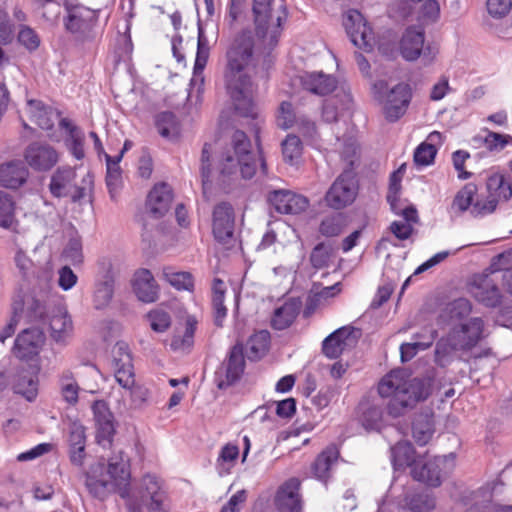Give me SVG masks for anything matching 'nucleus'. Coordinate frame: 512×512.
<instances>
[{
  "label": "nucleus",
  "instance_id": "1",
  "mask_svg": "<svg viewBox=\"0 0 512 512\" xmlns=\"http://www.w3.org/2000/svg\"><path fill=\"white\" fill-rule=\"evenodd\" d=\"M201 180L203 194L206 196L213 185L225 192L240 178L252 179L258 168L265 175L266 162L258 146L253 149L250 138L242 130H235L230 140L212 159V145L205 143L201 152Z\"/></svg>",
  "mask_w": 512,
  "mask_h": 512
},
{
  "label": "nucleus",
  "instance_id": "2",
  "mask_svg": "<svg viewBox=\"0 0 512 512\" xmlns=\"http://www.w3.org/2000/svg\"><path fill=\"white\" fill-rule=\"evenodd\" d=\"M254 38L244 30L234 39L226 53L225 85L235 111L242 117L256 119L258 112L253 101L254 87L246 69L253 58Z\"/></svg>",
  "mask_w": 512,
  "mask_h": 512
},
{
  "label": "nucleus",
  "instance_id": "3",
  "mask_svg": "<svg viewBox=\"0 0 512 512\" xmlns=\"http://www.w3.org/2000/svg\"><path fill=\"white\" fill-rule=\"evenodd\" d=\"M433 379L430 377L407 378L401 370L386 374L378 385V393L388 398L387 412L393 418L405 415L432 393Z\"/></svg>",
  "mask_w": 512,
  "mask_h": 512
},
{
  "label": "nucleus",
  "instance_id": "4",
  "mask_svg": "<svg viewBox=\"0 0 512 512\" xmlns=\"http://www.w3.org/2000/svg\"><path fill=\"white\" fill-rule=\"evenodd\" d=\"M487 195L477 196L478 188L474 183L465 184L455 195L452 208L463 213L469 210L474 218H482L492 214L501 201L512 197V186L504 175L494 173L486 181Z\"/></svg>",
  "mask_w": 512,
  "mask_h": 512
},
{
  "label": "nucleus",
  "instance_id": "5",
  "mask_svg": "<svg viewBox=\"0 0 512 512\" xmlns=\"http://www.w3.org/2000/svg\"><path fill=\"white\" fill-rule=\"evenodd\" d=\"M274 0H253V14L256 33L263 39L268 38V43L274 46L281 34L282 24L288 18L286 4L281 0L276 10L272 8Z\"/></svg>",
  "mask_w": 512,
  "mask_h": 512
},
{
  "label": "nucleus",
  "instance_id": "6",
  "mask_svg": "<svg viewBox=\"0 0 512 512\" xmlns=\"http://www.w3.org/2000/svg\"><path fill=\"white\" fill-rule=\"evenodd\" d=\"M113 367L116 381L131 397L135 406L143 404L148 396L147 389L135 385L132 356L124 342H117L113 348Z\"/></svg>",
  "mask_w": 512,
  "mask_h": 512
},
{
  "label": "nucleus",
  "instance_id": "7",
  "mask_svg": "<svg viewBox=\"0 0 512 512\" xmlns=\"http://www.w3.org/2000/svg\"><path fill=\"white\" fill-rule=\"evenodd\" d=\"M65 16L63 24L65 30L73 35L77 41H88L94 38L93 29L97 23V13L82 4L64 3Z\"/></svg>",
  "mask_w": 512,
  "mask_h": 512
},
{
  "label": "nucleus",
  "instance_id": "8",
  "mask_svg": "<svg viewBox=\"0 0 512 512\" xmlns=\"http://www.w3.org/2000/svg\"><path fill=\"white\" fill-rule=\"evenodd\" d=\"M358 190L356 172L351 168L345 169L326 192L325 201L333 209H342L355 201Z\"/></svg>",
  "mask_w": 512,
  "mask_h": 512
},
{
  "label": "nucleus",
  "instance_id": "9",
  "mask_svg": "<svg viewBox=\"0 0 512 512\" xmlns=\"http://www.w3.org/2000/svg\"><path fill=\"white\" fill-rule=\"evenodd\" d=\"M244 350V345L236 342L215 371L214 382L219 389H227L240 381L246 367Z\"/></svg>",
  "mask_w": 512,
  "mask_h": 512
},
{
  "label": "nucleus",
  "instance_id": "10",
  "mask_svg": "<svg viewBox=\"0 0 512 512\" xmlns=\"http://www.w3.org/2000/svg\"><path fill=\"white\" fill-rule=\"evenodd\" d=\"M343 25L351 42L365 52L375 46V36L364 16L357 10H349L344 17Z\"/></svg>",
  "mask_w": 512,
  "mask_h": 512
},
{
  "label": "nucleus",
  "instance_id": "11",
  "mask_svg": "<svg viewBox=\"0 0 512 512\" xmlns=\"http://www.w3.org/2000/svg\"><path fill=\"white\" fill-rule=\"evenodd\" d=\"M423 29L408 27L400 40V54L406 61H415L422 56L425 65L431 63L436 51L430 46L424 47Z\"/></svg>",
  "mask_w": 512,
  "mask_h": 512
},
{
  "label": "nucleus",
  "instance_id": "12",
  "mask_svg": "<svg viewBox=\"0 0 512 512\" xmlns=\"http://www.w3.org/2000/svg\"><path fill=\"white\" fill-rule=\"evenodd\" d=\"M412 89L408 83H398L391 88L383 100L385 119L394 123L403 117L412 100Z\"/></svg>",
  "mask_w": 512,
  "mask_h": 512
},
{
  "label": "nucleus",
  "instance_id": "13",
  "mask_svg": "<svg viewBox=\"0 0 512 512\" xmlns=\"http://www.w3.org/2000/svg\"><path fill=\"white\" fill-rule=\"evenodd\" d=\"M105 474L107 475V479L112 482L113 488L117 490L121 498L126 500L128 510L130 512H141L142 503L130 497V472L127 465L123 461H110Z\"/></svg>",
  "mask_w": 512,
  "mask_h": 512
},
{
  "label": "nucleus",
  "instance_id": "14",
  "mask_svg": "<svg viewBox=\"0 0 512 512\" xmlns=\"http://www.w3.org/2000/svg\"><path fill=\"white\" fill-rule=\"evenodd\" d=\"M24 158L31 168L48 171L58 162V153L45 142H33L25 149Z\"/></svg>",
  "mask_w": 512,
  "mask_h": 512
},
{
  "label": "nucleus",
  "instance_id": "15",
  "mask_svg": "<svg viewBox=\"0 0 512 512\" xmlns=\"http://www.w3.org/2000/svg\"><path fill=\"white\" fill-rule=\"evenodd\" d=\"M44 334L37 328L24 329L19 333L12 348L13 354L21 360H29L37 356L44 344Z\"/></svg>",
  "mask_w": 512,
  "mask_h": 512
},
{
  "label": "nucleus",
  "instance_id": "16",
  "mask_svg": "<svg viewBox=\"0 0 512 512\" xmlns=\"http://www.w3.org/2000/svg\"><path fill=\"white\" fill-rule=\"evenodd\" d=\"M452 338L462 351H468L475 347L483 337L484 321L480 317L471 318L469 321L454 326Z\"/></svg>",
  "mask_w": 512,
  "mask_h": 512
},
{
  "label": "nucleus",
  "instance_id": "17",
  "mask_svg": "<svg viewBox=\"0 0 512 512\" xmlns=\"http://www.w3.org/2000/svg\"><path fill=\"white\" fill-rule=\"evenodd\" d=\"M234 209L228 202H221L213 210V234L220 243H228L234 235Z\"/></svg>",
  "mask_w": 512,
  "mask_h": 512
},
{
  "label": "nucleus",
  "instance_id": "18",
  "mask_svg": "<svg viewBox=\"0 0 512 512\" xmlns=\"http://www.w3.org/2000/svg\"><path fill=\"white\" fill-rule=\"evenodd\" d=\"M268 200L281 214H299L309 206L306 197L289 190H274L268 194Z\"/></svg>",
  "mask_w": 512,
  "mask_h": 512
},
{
  "label": "nucleus",
  "instance_id": "19",
  "mask_svg": "<svg viewBox=\"0 0 512 512\" xmlns=\"http://www.w3.org/2000/svg\"><path fill=\"white\" fill-rule=\"evenodd\" d=\"M300 481L287 480L277 491L275 506L279 512H302V499L299 494Z\"/></svg>",
  "mask_w": 512,
  "mask_h": 512
},
{
  "label": "nucleus",
  "instance_id": "20",
  "mask_svg": "<svg viewBox=\"0 0 512 512\" xmlns=\"http://www.w3.org/2000/svg\"><path fill=\"white\" fill-rule=\"evenodd\" d=\"M132 287L137 298L144 303H153L158 299L159 286L148 269L135 272Z\"/></svg>",
  "mask_w": 512,
  "mask_h": 512
},
{
  "label": "nucleus",
  "instance_id": "21",
  "mask_svg": "<svg viewBox=\"0 0 512 512\" xmlns=\"http://www.w3.org/2000/svg\"><path fill=\"white\" fill-rule=\"evenodd\" d=\"M172 199L171 187L166 183H160L149 192L146 207L154 218H161L169 211Z\"/></svg>",
  "mask_w": 512,
  "mask_h": 512
},
{
  "label": "nucleus",
  "instance_id": "22",
  "mask_svg": "<svg viewBox=\"0 0 512 512\" xmlns=\"http://www.w3.org/2000/svg\"><path fill=\"white\" fill-rule=\"evenodd\" d=\"M438 333L432 327H425L421 332L412 336V342L402 343L400 354L402 362L410 361L419 351H424L432 346Z\"/></svg>",
  "mask_w": 512,
  "mask_h": 512
},
{
  "label": "nucleus",
  "instance_id": "23",
  "mask_svg": "<svg viewBox=\"0 0 512 512\" xmlns=\"http://www.w3.org/2000/svg\"><path fill=\"white\" fill-rule=\"evenodd\" d=\"M354 328L343 326L328 335L322 342V352L329 359H337L350 344Z\"/></svg>",
  "mask_w": 512,
  "mask_h": 512
},
{
  "label": "nucleus",
  "instance_id": "24",
  "mask_svg": "<svg viewBox=\"0 0 512 512\" xmlns=\"http://www.w3.org/2000/svg\"><path fill=\"white\" fill-rule=\"evenodd\" d=\"M28 176L29 171L25 163L20 160L0 165V185L5 188H19L27 181Z\"/></svg>",
  "mask_w": 512,
  "mask_h": 512
},
{
  "label": "nucleus",
  "instance_id": "25",
  "mask_svg": "<svg viewBox=\"0 0 512 512\" xmlns=\"http://www.w3.org/2000/svg\"><path fill=\"white\" fill-rule=\"evenodd\" d=\"M85 485L89 493L95 498L103 500L111 490H115L112 482L107 479L103 464L92 466L86 473Z\"/></svg>",
  "mask_w": 512,
  "mask_h": 512
},
{
  "label": "nucleus",
  "instance_id": "26",
  "mask_svg": "<svg viewBox=\"0 0 512 512\" xmlns=\"http://www.w3.org/2000/svg\"><path fill=\"white\" fill-rule=\"evenodd\" d=\"M301 83L305 90L316 95H327L337 86L336 79L323 72H306L301 76Z\"/></svg>",
  "mask_w": 512,
  "mask_h": 512
},
{
  "label": "nucleus",
  "instance_id": "27",
  "mask_svg": "<svg viewBox=\"0 0 512 512\" xmlns=\"http://www.w3.org/2000/svg\"><path fill=\"white\" fill-rule=\"evenodd\" d=\"M435 432L434 412L426 409L416 415L412 423V436L419 446H425Z\"/></svg>",
  "mask_w": 512,
  "mask_h": 512
},
{
  "label": "nucleus",
  "instance_id": "28",
  "mask_svg": "<svg viewBox=\"0 0 512 512\" xmlns=\"http://www.w3.org/2000/svg\"><path fill=\"white\" fill-rule=\"evenodd\" d=\"M50 336L57 343H66L73 334V322L66 310L58 308L49 319Z\"/></svg>",
  "mask_w": 512,
  "mask_h": 512
},
{
  "label": "nucleus",
  "instance_id": "29",
  "mask_svg": "<svg viewBox=\"0 0 512 512\" xmlns=\"http://www.w3.org/2000/svg\"><path fill=\"white\" fill-rule=\"evenodd\" d=\"M76 173L70 167H59L51 176L49 183V191L53 197H67L70 188L75 181Z\"/></svg>",
  "mask_w": 512,
  "mask_h": 512
},
{
  "label": "nucleus",
  "instance_id": "30",
  "mask_svg": "<svg viewBox=\"0 0 512 512\" xmlns=\"http://www.w3.org/2000/svg\"><path fill=\"white\" fill-rule=\"evenodd\" d=\"M339 457V450L335 445L326 447L314 460L311 469L314 476L326 482L330 478L332 465Z\"/></svg>",
  "mask_w": 512,
  "mask_h": 512
},
{
  "label": "nucleus",
  "instance_id": "31",
  "mask_svg": "<svg viewBox=\"0 0 512 512\" xmlns=\"http://www.w3.org/2000/svg\"><path fill=\"white\" fill-rule=\"evenodd\" d=\"M391 459L395 469L410 467L411 469L421 459L409 441H399L391 447Z\"/></svg>",
  "mask_w": 512,
  "mask_h": 512
},
{
  "label": "nucleus",
  "instance_id": "32",
  "mask_svg": "<svg viewBox=\"0 0 512 512\" xmlns=\"http://www.w3.org/2000/svg\"><path fill=\"white\" fill-rule=\"evenodd\" d=\"M300 311V303L295 300H288L274 310L271 318V326L275 330H284L290 327Z\"/></svg>",
  "mask_w": 512,
  "mask_h": 512
},
{
  "label": "nucleus",
  "instance_id": "33",
  "mask_svg": "<svg viewBox=\"0 0 512 512\" xmlns=\"http://www.w3.org/2000/svg\"><path fill=\"white\" fill-rule=\"evenodd\" d=\"M411 475L414 480L425 483L431 487L441 485V475L439 466L435 462L420 459L419 462L411 469Z\"/></svg>",
  "mask_w": 512,
  "mask_h": 512
},
{
  "label": "nucleus",
  "instance_id": "34",
  "mask_svg": "<svg viewBox=\"0 0 512 512\" xmlns=\"http://www.w3.org/2000/svg\"><path fill=\"white\" fill-rule=\"evenodd\" d=\"M143 485L150 502L147 504L149 512H166L164 508L165 492L161 489L159 480L154 475H145Z\"/></svg>",
  "mask_w": 512,
  "mask_h": 512
},
{
  "label": "nucleus",
  "instance_id": "35",
  "mask_svg": "<svg viewBox=\"0 0 512 512\" xmlns=\"http://www.w3.org/2000/svg\"><path fill=\"white\" fill-rule=\"evenodd\" d=\"M472 311V305L466 298L455 299L444 307L439 315V319L444 323H452L467 317Z\"/></svg>",
  "mask_w": 512,
  "mask_h": 512
},
{
  "label": "nucleus",
  "instance_id": "36",
  "mask_svg": "<svg viewBox=\"0 0 512 512\" xmlns=\"http://www.w3.org/2000/svg\"><path fill=\"white\" fill-rule=\"evenodd\" d=\"M114 294V277L110 272H107L103 278L95 285L93 304L95 309L101 310L106 308Z\"/></svg>",
  "mask_w": 512,
  "mask_h": 512
},
{
  "label": "nucleus",
  "instance_id": "37",
  "mask_svg": "<svg viewBox=\"0 0 512 512\" xmlns=\"http://www.w3.org/2000/svg\"><path fill=\"white\" fill-rule=\"evenodd\" d=\"M270 334L267 330H261L249 337L246 343V356L250 361L261 359L268 351Z\"/></svg>",
  "mask_w": 512,
  "mask_h": 512
},
{
  "label": "nucleus",
  "instance_id": "38",
  "mask_svg": "<svg viewBox=\"0 0 512 512\" xmlns=\"http://www.w3.org/2000/svg\"><path fill=\"white\" fill-rule=\"evenodd\" d=\"M30 119L43 130H50L54 126L53 111L39 100L27 102Z\"/></svg>",
  "mask_w": 512,
  "mask_h": 512
},
{
  "label": "nucleus",
  "instance_id": "39",
  "mask_svg": "<svg viewBox=\"0 0 512 512\" xmlns=\"http://www.w3.org/2000/svg\"><path fill=\"white\" fill-rule=\"evenodd\" d=\"M58 383L63 401L70 406H75L79 400L80 387L75 379L74 373L68 369L64 370L59 375Z\"/></svg>",
  "mask_w": 512,
  "mask_h": 512
},
{
  "label": "nucleus",
  "instance_id": "40",
  "mask_svg": "<svg viewBox=\"0 0 512 512\" xmlns=\"http://www.w3.org/2000/svg\"><path fill=\"white\" fill-rule=\"evenodd\" d=\"M359 420L368 431H380L384 427L383 410L372 404H361Z\"/></svg>",
  "mask_w": 512,
  "mask_h": 512
},
{
  "label": "nucleus",
  "instance_id": "41",
  "mask_svg": "<svg viewBox=\"0 0 512 512\" xmlns=\"http://www.w3.org/2000/svg\"><path fill=\"white\" fill-rule=\"evenodd\" d=\"M14 391L25 397L28 401L34 400L38 392L37 377L29 371L18 373L14 381Z\"/></svg>",
  "mask_w": 512,
  "mask_h": 512
},
{
  "label": "nucleus",
  "instance_id": "42",
  "mask_svg": "<svg viewBox=\"0 0 512 512\" xmlns=\"http://www.w3.org/2000/svg\"><path fill=\"white\" fill-rule=\"evenodd\" d=\"M283 159L290 165H296L303 153V144L299 136L288 134L281 143Z\"/></svg>",
  "mask_w": 512,
  "mask_h": 512
},
{
  "label": "nucleus",
  "instance_id": "43",
  "mask_svg": "<svg viewBox=\"0 0 512 512\" xmlns=\"http://www.w3.org/2000/svg\"><path fill=\"white\" fill-rule=\"evenodd\" d=\"M155 126L158 133L164 138L173 139L179 134V124L173 112L164 111L159 113L155 119Z\"/></svg>",
  "mask_w": 512,
  "mask_h": 512
},
{
  "label": "nucleus",
  "instance_id": "44",
  "mask_svg": "<svg viewBox=\"0 0 512 512\" xmlns=\"http://www.w3.org/2000/svg\"><path fill=\"white\" fill-rule=\"evenodd\" d=\"M15 224L14 198L9 192L0 190V227L12 229Z\"/></svg>",
  "mask_w": 512,
  "mask_h": 512
},
{
  "label": "nucleus",
  "instance_id": "45",
  "mask_svg": "<svg viewBox=\"0 0 512 512\" xmlns=\"http://www.w3.org/2000/svg\"><path fill=\"white\" fill-rule=\"evenodd\" d=\"M164 279L175 289L181 291H192L194 288V278L190 272L173 271L170 267L163 269Z\"/></svg>",
  "mask_w": 512,
  "mask_h": 512
},
{
  "label": "nucleus",
  "instance_id": "46",
  "mask_svg": "<svg viewBox=\"0 0 512 512\" xmlns=\"http://www.w3.org/2000/svg\"><path fill=\"white\" fill-rule=\"evenodd\" d=\"M406 503L412 512H431L436 507L435 497L428 491L407 496Z\"/></svg>",
  "mask_w": 512,
  "mask_h": 512
},
{
  "label": "nucleus",
  "instance_id": "47",
  "mask_svg": "<svg viewBox=\"0 0 512 512\" xmlns=\"http://www.w3.org/2000/svg\"><path fill=\"white\" fill-rule=\"evenodd\" d=\"M476 298L487 307H497L501 304L502 294L499 287L490 282L478 287Z\"/></svg>",
  "mask_w": 512,
  "mask_h": 512
},
{
  "label": "nucleus",
  "instance_id": "48",
  "mask_svg": "<svg viewBox=\"0 0 512 512\" xmlns=\"http://www.w3.org/2000/svg\"><path fill=\"white\" fill-rule=\"evenodd\" d=\"M297 131L308 144H316L320 138L317 125L308 115L301 113L295 124Z\"/></svg>",
  "mask_w": 512,
  "mask_h": 512
},
{
  "label": "nucleus",
  "instance_id": "49",
  "mask_svg": "<svg viewBox=\"0 0 512 512\" xmlns=\"http://www.w3.org/2000/svg\"><path fill=\"white\" fill-rule=\"evenodd\" d=\"M298 115L301 113L295 111L291 102L283 101L278 108L277 125L283 130L292 128L298 120Z\"/></svg>",
  "mask_w": 512,
  "mask_h": 512
},
{
  "label": "nucleus",
  "instance_id": "50",
  "mask_svg": "<svg viewBox=\"0 0 512 512\" xmlns=\"http://www.w3.org/2000/svg\"><path fill=\"white\" fill-rule=\"evenodd\" d=\"M62 257L65 261L76 266L83 262L82 241L80 237H72L65 246Z\"/></svg>",
  "mask_w": 512,
  "mask_h": 512
},
{
  "label": "nucleus",
  "instance_id": "51",
  "mask_svg": "<svg viewBox=\"0 0 512 512\" xmlns=\"http://www.w3.org/2000/svg\"><path fill=\"white\" fill-rule=\"evenodd\" d=\"M150 327L157 333L167 331L171 326V316L163 309H154L147 314Z\"/></svg>",
  "mask_w": 512,
  "mask_h": 512
},
{
  "label": "nucleus",
  "instance_id": "52",
  "mask_svg": "<svg viewBox=\"0 0 512 512\" xmlns=\"http://www.w3.org/2000/svg\"><path fill=\"white\" fill-rule=\"evenodd\" d=\"M484 144L485 147L491 151H501L503 150L508 144L512 145V136L508 134H500L497 132H492L489 130H486V135L484 137Z\"/></svg>",
  "mask_w": 512,
  "mask_h": 512
},
{
  "label": "nucleus",
  "instance_id": "53",
  "mask_svg": "<svg viewBox=\"0 0 512 512\" xmlns=\"http://www.w3.org/2000/svg\"><path fill=\"white\" fill-rule=\"evenodd\" d=\"M461 350L460 347L456 345V340L452 338V330L449 332L447 338H441L437 341L435 347V357L437 363L443 365V361L447 356H449L453 351Z\"/></svg>",
  "mask_w": 512,
  "mask_h": 512
},
{
  "label": "nucleus",
  "instance_id": "54",
  "mask_svg": "<svg viewBox=\"0 0 512 512\" xmlns=\"http://www.w3.org/2000/svg\"><path fill=\"white\" fill-rule=\"evenodd\" d=\"M106 186L110 197L115 199L121 185H122V170L120 167H114L108 163L106 165Z\"/></svg>",
  "mask_w": 512,
  "mask_h": 512
},
{
  "label": "nucleus",
  "instance_id": "55",
  "mask_svg": "<svg viewBox=\"0 0 512 512\" xmlns=\"http://www.w3.org/2000/svg\"><path fill=\"white\" fill-rule=\"evenodd\" d=\"M195 322H192L190 319L187 320L185 333L183 336L175 335L171 340V348L173 350H183L185 348H189L193 344V337L195 333Z\"/></svg>",
  "mask_w": 512,
  "mask_h": 512
},
{
  "label": "nucleus",
  "instance_id": "56",
  "mask_svg": "<svg viewBox=\"0 0 512 512\" xmlns=\"http://www.w3.org/2000/svg\"><path fill=\"white\" fill-rule=\"evenodd\" d=\"M343 229V221L340 215L325 217L320 224L319 231L323 236L334 237L339 235Z\"/></svg>",
  "mask_w": 512,
  "mask_h": 512
},
{
  "label": "nucleus",
  "instance_id": "57",
  "mask_svg": "<svg viewBox=\"0 0 512 512\" xmlns=\"http://www.w3.org/2000/svg\"><path fill=\"white\" fill-rule=\"evenodd\" d=\"M330 250V247L325 243H319L313 248L310 254V263L313 268L322 269L328 266Z\"/></svg>",
  "mask_w": 512,
  "mask_h": 512
},
{
  "label": "nucleus",
  "instance_id": "58",
  "mask_svg": "<svg viewBox=\"0 0 512 512\" xmlns=\"http://www.w3.org/2000/svg\"><path fill=\"white\" fill-rule=\"evenodd\" d=\"M436 153L437 150L434 145L423 142L414 152V162L417 165L428 166L434 161Z\"/></svg>",
  "mask_w": 512,
  "mask_h": 512
},
{
  "label": "nucleus",
  "instance_id": "59",
  "mask_svg": "<svg viewBox=\"0 0 512 512\" xmlns=\"http://www.w3.org/2000/svg\"><path fill=\"white\" fill-rule=\"evenodd\" d=\"M18 41L30 52L37 50L41 42L39 35L29 26L21 27L18 33Z\"/></svg>",
  "mask_w": 512,
  "mask_h": 512
},
{
  "label": "nucleus",
  "instance_id": "60",
  "mask_svg": "<svg viewBox=\"0 0 512 512\" xmlns=\"http://www.w3.org/2000/svg\"><path fill=\"white\" fill-rule=\"evenodd\" d=\"M94 188L93 175L88 172L82 179L81 186H75V191L70 195L73 203H80L87 196H91Z\"/></svg>",
  "mask_w": 512,
  "mask_h": 512
},
{
  "label": "nucleus",
  "instance_id": "61",
  "mask_svg": "<svg viewBox=\"0 0 512 512\" xmlns=\"http://www.w3.org/2000/svg\"><path fill=\"white\" fill-rule=\"evenodd\" d=\"M96 439L103 447L110 446L115 433L114 420L96 424Z\"/></svg>",
  "mask_w": 512,
  "mask_h": 512
},
{
  "label": "nucleus",
  "instance_id": "62",
  "mask_svg": "<svg viewBox=\"0 0 512 512\" xmlns=\"http://www.w3.org/2000/svg\"><path fill=\"white\" fill-rule=\"evenodd\" d=\"M42 9V16L49 22L57 20L61 14V3L59 0H36Z\"/></svg>",
  "mask_w": 512,
  "mask_h": 512
},
{
  "label": "nucleus",
  "instance_id": "63",
  "mask_svg": "<svg viewBox=\"0 0 512 512\" xmlns=\"http://www.w3.org/2000/svg\"><path fill=\"white\" fill-rule=\"evenodd\" d=\"M239 455V448L233 444H226L222 447L219 457H218V465L224 466L227 464L226 472L235 464L236 459Z\"/></svg>",
  "mask_w": 512,
  "mask_h": 512
},
{
  "label": "nucleus",
  "instance_id": "64",
  "mask_svg": "<svg viewBox=\"0 0 512 512\" xmlns=\"http://www.w3.org/2000/svg\"><path fill=\"white\" fill-rule=\"evenodd\" d=\"M15 265L19 270L23 278L28 279L34 274V263L33 261L23 252L18 250L15 254Z\"/></svg>",
  "mask_w": 512,
  "mask_h": 512
}]
</instances>
